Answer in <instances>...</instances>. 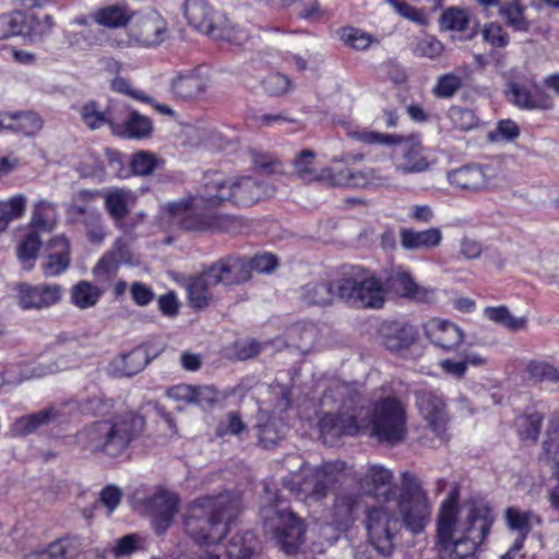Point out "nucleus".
Masks as SVG:
<instances>
[{
	"instance_id": "50",
	"label": "nucleus",
	"mask_w": 559,
	"mask_h": 559,
	"mask_svg": "<svg viewBox=\"0 0 559 559\" xmlns=\"http://www.w3.org/2000/svg\"><path fill=\"white\" fill-rule=\"evenodd\" d=\"M86 230V237L90 242L99 245L106 237V230L103 224L100 213L92 211L82 219Z\"/></svg>"
},
{
	"instance_id": "29",
	"label": "nucleus",
	"mask_w": 559,
	"mask_h": 559,
	"mask_svg": "<svg viewBox=\"0 0 559 559\" xmlns=\"http://www.w3.org/2000/svg\"><path fill=\"white\" fill-rule=\"evenodd\" d=\"M58 417L59 412L53 407L21 416L13 421L10 432L14 437H25L36 432L40 427L55 421Z\"/></svg>"
},
{
	"instance_id": "53",
	"label": "nucleus",
	"mask_w": 559,
	"mask_h": 559,
	"mask_svg": "<svg viewBox=\"0 0 559 559\" xmlns=\"http://www.w3.org/2000/svg\"><path fill=\"white\" fill-rule=\"evenodd\" d=\"M41 247V239L38 230L29 231L21 241L17 248V258L20 261H29L37 258L38 251Z\"/></svg>"
},
{
	"instance_id": "30",
	"label": "nucleus",
	"mask_w": 559,
	"mask_h": 559,
	"mask_svg": "<svg viewBox=\"0 0 559 559\" xmlns=\"http://www.w3.org/2000/svg\"><path fill=\"white\" fill-rule=\"evenodd\" d=\"M507 525L518 532L512 551H520L523 547V543L532 530L533 524L539 523V518L531 511H521L516 508L510 507L506 510Z\"/></svg>"
},
{
	"instance_id": "1",
	"label": "nucleus",
	"mask_w": 559,
	"mask_h": 559,
	"mask_svg": "<svg viewBox=\"0 0 559 559\" xmlns=\"http://www.w3.org/2000/svg\"><path fill=\"white\" fill-rule=\"evenodd\" d=\"M323 406L336 405L338 412L326 413L319 421L320 436L324 443H333L341 436H356L369 428L370 436L380 443L396 445L408 435L406 405L395 396L374 401L361 417L364 399L348 383L334 382L322 395Z\"/></svg>"
},
{
	"instance_id": "35",
	"label": "nucleus",
	"mask_w": 559,
	"mask_h": 559,
	"mask_svg": "<svg viewBox=\"0 0 559 559\" xmlns=\"http://www.w3.org/2000/svg\"><path fill=\"white\" fill-rule=\"evenodd\" d=\"M510 93L512 103L525 109L548 110L554 107L552 98L543 92L533 95L527 88L512 84Z\"/></svg>"
},
{
	"instance_id": "11",
	"label": "nucleus",
	"mask_w": 559,
	"mask_h": 559,
	"mask_svg": "<svg viewBox=\"0 0 559 559\" xmlns=\"http://www.w3.org/2000/svg\"><path fill=\"white\" fill-rule=\"evenodd\" d=\"M365 527L374 549L382 556H390L400 532V521L395 512L384 506L369 508L366 510Z\"/></svg>"
},
{
	"instance_id": "36",
	"label": "nucleus",
	"mask_w": 559,
	"mask_h": 559,
	"mask_svg": "<svg viewBox=\"0 0 559 559\" xmlns=\"http://www.w3.org/2000/svg\"><path fill=\"white\" fill-rule=\"evenodd\" d=\"M153 356L145 346H139L131 352L121 355L116 361L117 371L122 377H132L142 371L152 360Z\"/></svg>"
},
{
	"instance_id": "26",
	"label": "nucleus",
	"mask_w": 559,
	"mask_h": 559,
	"mask_svg": "<svg viewBox=\"0 0 559 559\" xmlns=\"http://www.w3.org/2000/svg\"><path fill=\"white\" fill-rule=\"evenodd\" d=\"M134 202V193L126 188H111L104 194L105 209L118 227L123 225Z\"/></svg>"
},
{
	"instance_id": "54",
	"label": "nucleus",
	"mask_w": 559,
	"mask_h": 559,
	"mask_svg": "<svg viewBox=\"0 0 559 559\" xmlns=\"http://www.w3.org/2000/svg\"><path fill=\"white\" fill-rule=\"evenodd\" d=\"M481 36L486 43L495 48H504L510 40L503 26L496 22L485 24Z\"/></svg>"
},
{
	"instance_id": "34",
	"label": "nucleus",
	"mask_w": 559,
	"mask_h": 559,
	"mask_svg": "<svg viewBox=\"0 0 559 559\" xmlns=\"http://www.w3.org/2000/svg\"><path fill=\"white\" fill-rule=\"evenodd\" d=\"M441 239V230L436 227L421 231H416L408 228L401 230V246L407 250L435 248L440 245Z\"/></svg>"
},
{
	"instance_id": "62",
	"label": "nucleus",
	"mask_w": 559,
	"mask_h": 559,
	"mask_svg": "<svg viewBox=\"0 0 559 559\" xmlns=\"http://www.w3.org/2000/svg\"><path fill=\"white\" fill-rule=\"evenodd\" d=\"M414 341L413 335L406 329L397 328L392 334L384 335V345L393 352L409 346Z\"/></svg>"
},
{
	"instance_id": "46",
	"label": "nucleus",
	"mask_w": 559,
	"mask_h": 559,
	"mask_svg": "<svg viewBox=\"0 0 559 559\" xmlns=\"http://www.w3.org/2000/svg\"><path fill=\"white\" fill-rule=\"evenodd\" d=\"M348 136L365 144H382L392 146L402 144L403 142V138L401 135L367 130L349 131Z\"/></svg>"
},
{
	"instance_id": "19",
	"label": "nucleus",
	"mask_w": 559,
	"mask_h": 559,
	"mask_svg": "<svg viewBox=\"0 0 559 559\" xmlns=\"http://www.w3.org/2000/svg\"><path fill=\"white\" fill-rule=\"evenodd\" d=\"M185 15L194 28L214 38H224L217 23L216 13L205 0H186L183 5Z\"/></svg>"
},
{
	"instance_id": "27",
	"label": "nucleus",
	"mask_w": 559,
	"mask_h": 559,
	"mask_svg": "<svg viewBox=\"0 0 559 559\" xmlns=\"http://www.w3.org/2000/svg\"><path fill=\"white\" fill-rule=\"evenodd\" d=\"M393 474L382 465H370L359 478L360 488L373 497L383 496L389 499Z\"/></svg>"
},
{
	"instance_id": "58",
	"label": "nucleus",
	"mask_w": 559,
	"mask_h": 559,
	"mask_svg": "<svg viewBox=\"0 0 559 559\" xmlns=\"http://www.w3.org/2000/svg\"><path fill=\"white\" fill-rule=\"evenodd\" d=\"M264 90L274 96H281L288 93L293 85L292 81L282 73H272L263 81Z\"/></svg>"
},
{
	"instance_id": "45",
	"label": "nucleus",
	"mask_w": 559,
	"mask_h": 559,
	"mask_svg": "<svg viewBox=\"0 0 559 559\" xmlns=\"http://www.w3.org/2000/svg\"><path fill=\"white\" fill-rule=\"evenodd\" d=\"M81 117L85 124L91 129H97L105 123H108L114 132H117V128H119V124L116 123L114 119L107 117L98 109L95 102H90L82 107Z\"/></svg>"
},
{
	"instance_id": "49",
	"label": "nucleus",
	"mask_w": 559,
	"mask_h": 559,
	"mask_svg": "<svg viewBox=\"0 0 559 559\" xmlns=\"http://www.w3.org/2000/svg\"><path fill=\"white\" fill-rule=\"evenodd\" d=\"M13 120V124L8 126V128L22 132L25 135H34L43 127V120L35 112L16 114Z\"/></svg>"
},
{
	"instance_id": "15",
	"label": "nucleus",
	"mask_w": 559,
	"mask_h": 559,
	"mask_svg": "<svg viewBox=\"0 0 559 559\" xmlns=\"http://www.w3.org/2000/svg\"><path fill=\"white\" fill-rule=\"evenodd\" d=\"M178 496L167 489H158L147 499L156 534L163 535L171 525L174 516L178 512Z\"/></svg>"
},
{
	"instance_id": "28",
	"label": "nucleus",
	"mask_w": 559,
	"mask_h": 559,
	"mask_svg": "<svg viewBox=\"0 0 559 559\" xmlns=\"http://www.w3.org/2000/svg\"><path fill=\"white\" fill-rule=\"evenodd\" d=\"M430 164L424 155V148L419 143H405L402 147L401 157L395 163V171L407 176L421 174L429 169Z\"/></svg>"
},
{
	"instance_id": "59",
	"label": "nucleus",
	"mask_w": 559,
	"mask_h": 559,
	"mask_svg": "<svg viewBox=\"0 0 559 559\" xmlns=\"http://www.w3.org/2000/svg\"><path fill=\"white\" fill-rule=\"evenodd\" d=\"M246 429L245 423L237 413L230 412L222 419L215 430L216 436L225 437L227 435L238 436Z\"/></svg>"
},
{
	"instance_id": "21",
	"label": "nucleus",
	"mask_w": 559,
	"mask_h": 559,
	"mask_svg": "<svg viewBox=\"0 0 559 559\" xmlns=\"http://www.w3.org/2000/svg\"><path fill=\"white\" fill-rule=\"evenodd\" d=\"M364 507V497L358 489H344L334 499L332 518L337 527L352 524Z\"/></svg>"
},
{
	"instance_id": "55",
	"label": "nucleus",
	"mask_w": 559,
	"mask_h": 559,
	"mask_svg": "<svg viewBox=\"0 0 559 559\" xmlns=\"http://www.w3.org/2000/svg\"><path fill=\"white\" fill-rule=\"evenodd\" d=\"M462 86V79L453 73H448L438 79L433 87V94L439 98L452 97Z\"/></svg>"
},
{
	"instance_id": "17",
	"label": "nucleus",
	"mask_w": 559,
	"mask_h": 559,
	"mask_svg": "<svg viewBox=\"0 0 559 559\" xmlns=\"http://www.w3.org/2000/svg\"><path fill=\"white\" fill-rule=\"evenodd\" d=\"M218 284L240 285L251 278L250 264L247 258L227 255L209 266Z\"/></svg>"
},
{
	"instance_id": "64",
	"label": "nucleus",
	"mask_w": 559,
	"mask_h": 559,
	"mask_svg": "<svg viewBox=\"0 0 559 559\" xmlns=\"http://www.w3.org/2000/svg\"><path fill=\"white\" fill-rule=\"evenodd\" d=\"M121 498V489L115 485H108L100 491L98 501L102 506L107 508L108 514H111L120 504Z\"/></svg>"
},
{
	"instance_id": "57",
	"label": "nucleus",
	"mask_w": 559,
	"mask_h": 559,
	"mask_svg": "<svg viewBox=\"0 0 559 559\" xmlns=\"http://www.w3.org/2000/svg\"><path fill=\"white\" fill-rule=\"evenodd\" d=\"M527 372L536 381H559V370L544 361H532L527 365Z\"/></svg>"
},
{
	"instance_id": "7",
	"label": "nucleus",
	"mask_w": 559,
	"mask_h": 559,
	"mask_svg": "<svg viewBox=\"0 0 559 559\" xmlns=\"http://www.w3.org/2000/svg\"><path fill=\"white\" fill-rule=\"evenodd\" d=\"M384 284L360 267L337 280L338 299L357 308H381L384 304Z\"/></svg>"
},
{
	"instance_id": "47",
	"label": "nucleus",
	"mask_w": 559,
	"mask_h": 559,
	"mask_svg": "<svg viewBox=\"0 0 559 559\" xmlns=\"http://www.w3.org/2000/svg\"><path fill=\"white\" fill-rule=\"evenodd\" d=\"M469 22V15L464 9L449 8L440 16V26L448 31L462 32L466 29Z\"/></svg>"
},
{
	"instance_id": "31",
	"label": "nucleus",
	"mask_w": 559,
	"mask_h": 559,
	"mask_svg": "<svg viewBox=\"0 0 559 559\" xmlns=\"http://www.w3.org/2000/svg\"><path fill=\"white\" fill-rule=\"evenodd\" d=\"M207 80L195 71L180 73L171 81V92L180 99H192L205 92Z\"/></svg>"
},
{
	"instance_id": "63",
	"label": "nucleus",
	"mask_w": 559,
	"mask_h": 559,
	"mask_svg": "<svg viewBox=\"0 0 559 559\" xmlns=\"http://www.w3.org/2000/svg\"><path fill=\"white\" fill-rule=\"evenodd\" d=\"M443 51V45L435 37H425L420 39L415 47V53L420 57L437 58Z\"/></svg>"
},
{
	"instance_id": "20",
	"label": "nucleus",
	"mask_w": 559,
	"mask_h": 559,
	"mask_svg": "<svg viewBox=\"0 0 559 559\" xmlns=\"http://www.w3.org/2000/svg\"><path fill=\"white\" fill-rule=\"evenodd\" d=\"M49 252L41 263L45 277H56L64 273L71 263V243L64 235H58L50 239Z\"/></svg>"
},
{
	"instance_id": "24",
	"label": "nucleus",
	"mask_w": 559,
	"mask_h": 559,
	"mask_svg": "<svg viewBox=\"0 0 559 559\" xmlns=\"http://www.w3.org/2000/svg\"><path fill=\"white\" fill-rule=\"evenodd\" d=\"M335 298H338L337 281L314 280L299 289V300L308 307L331 306Z\"/></svg>"
},
{
	"instance_id": "52",
	"label": "nucleus",
	"mask_w": 559,
	"mask_h": 559,
	"mask_svg": "<svg viewBox=\"0 0 559 559\" xmlns=\"http://www.w3.org/2000/svg\"><path fill=\"white\" fill-rule=\"evenodd\" d=\"M27 205V198L24 194H16L5 201H0V215L7 219L14 221L24 216Z\"/></svg>"
},
{
	"instance_id": "8",
	"label": "nucleus",
	"mask_w": 559,
	"mask_h": 559,
	"mask_svg": "<svg viewBox=\"0 0 559 559\" xmlns=\"http://www.w3.org/2000/svg\"><path fill=\"white\" fill-rule=\"evenodd\" d=\"M266 533L272 534L276 544L286 554H294L305 540L304 522L288 509L264 507L261 510Z\"/></svg>"
},
{
	"instance_id": "9",
	"label": "nucleus",
	"mask_w": 559,
	"mask_h": 559,
	"mask_svg": "<svg viewBox=\"0 0 559 559\" xmlns=\"http://www.w3.org/2000/svg\"><path fill=\"white\" fill-rule=\"evenodd\" d=\"M203 198V186L194 197L183 198L177 202L168 204V213L171 222L181 229L188 231H207L218 228V217L207 216L203 213L204 209L216 207Z\"/></svg>"
},
{
	"instance_id": "41",
	"label": "nucleus",
	"mask_w": 559,
	"mask_h": 559,
	"mask_svg": "<svg viewBox=\"0 0 559 559\" xmlns=\"http://www.w3.org/2000/svg\"><path fill=\"white\" fill-rule=\"evenodd\" d=\"M152 131V120L146 116L132 111L124 121L123 127L119 126V128H117L116 133L128 138L145 139L151 135Z\"/></svg>"
},
{
	"instance_id": "4",
	"label": "nucleus",
	"mask_w": 559,
	"mask_h": 559,
	"mask_svg": "<svg viewBox=\"0 0 559 559\" xmlns=\"http://www.w3.org/2000/svg\"><path fill=\"white\" fill-rule=\"evenodd\" d=\"M144 418L135 413H126L110 420L95 421L80 430L75 440L85 452L95 456L115 459L120 456L131 441L144 428Z\"/></svg>"
},
{
	"instance_id": "37",
	"label": "nucleus",
	"mask_w": 559,
	"mask_h": 559,
	"mask_svg": "<svg viewBox=\"0 0 559 559\" xmlns=\"http://www.w3.org/2000/svg\"><path fill=\"white\" fill-rule=\"evenodd\" d=\"M57 205L47 200H39L33 206L31 226L36 230L51 231L58 224Z\"/></svg>"
},
{
	"instance_id": "3",
	"label": "nucleus",
	"mask_w": 559,
	"mask_h": 559,
	"mask_svg": "<svg viewBox=\"0 0 559 559\" xmlns=\"http://www.w3.org/2000/svg\"><path fill=\"white\" fill-rule=\"evenodd\" d=\"M242 510L238 492L203 496L191 502L186 511V534L200 546L218 545L229 533Z\"/></svg>"
},
{
	"instance_id": "6",
	"label": "nucleus",
	"mask_w": 559,
	"mask_h": 559,
	"mask_svg": "<svg viewBox=\"0 0 559 559\" xmlns=\"http://www.w3.org/2000/svg\"><path fill=\"white\" fill-rule=\"evenodd\" d=\"M397 510L402 524L413 535L425 531L431 521V503L418 477L409 472L401 475V491Z\"/></svg>"
},
{
	"instance_id": "60",
	"label": "nucleus",
	"mask_w": 559,
	"mask_h": 559,
	"mask_svg": "<svg viewBox=\"0 0 559 559\" xmlns=\"http://www.w3.org/2000/svg\"><path fill=\"white\" fill-rule=\"evenodd\" d=\"M192 404L201 407H211L217 404L222 399L221 393L211 385L194 386Z\"/></svg>"
},
{
	"instance_id": "61",
	"label": "nucleus",
	"mask_w": 559,
	"mask_h": 559,
	"mask_svg": "<svg viewBox=\"0 0 559 559\" xmlns=\"http://www.w3.org/2000/svg\"><path fill=\"white\" fill-rule=\"evenodd\" d=\"M543 419H544L543 415L537 412L530 414L527 416H524L522 418V424H521L522 437L524 439H531L533 441H536L539 436V432H540Z\"/></svg>"
},
{
	"instance_id": "51",
	"label": "nucleus",
	"mask_w": 559,
	"mask_h": 559,
	"mask_svg": "<svg viewBox=\"0 0 559 559\" xmlns=\"http://www.w3.org/2000/svg\"><path fill=\"white\" fill-rule=\"evenodd\" d=\"M120 266V258L115 251L106 252L93 267V274L99 280H110Z\"/></svg>"
},
{
	"instance_id": "43",
	"label": "nucleus",
	"mask_w": 559,
	"mask_h": 559,
	"mask_svg": "<svg viewBox=\"0 0 559 559\" xmlns=\"http://www.w3.org/2000/svg\"><path fill=\"white\" fill-rule=\"evenodd\" d=\"M485 314L491 321L503 325L511 331H521L526 329V317H514L510 310L504 307H488L485 309Z\"/></svg>"
},
{
	"instance_id": "39",
	"label": "nucleus",
	"mask_w": 559,
	"mask_h": 559,
	"mask_svg": "<svg viewBox=\"0 0 559 559\" xmlns=\"http://www.w3.org/2000/svg\"><path fill=\"white\" fill-rule=\"evenodd\" d=\"M316 153L311 150H302L294 159V170L295 175L305 182H314L321 181L324 182L322 178L323 168L317 170L314 168Z\"/></svg>"
},
{
	"instance_id": "14",
	"label": "nucleus",
	"mask_w": 559,
	"mask_h": 559,
	"mask_svg": "<svg viewBox=\"0 0 559 559\" xmlns=\"http://www.w3.org/2000/svg\"><path fill=\"white\" fill-rule=\"evenodd\" d=\"M384 287L385 290L416 302H430L435 297V289L419 285L408 272L402 269L391 272Z\"/></svg>"
},
{
	"instance_id": "48",
	"label": "nucleus",
	"mask_w": 559,
	"mask_h": 559,
	"mask_svg": "<svg viewBox=\"0 0 559 559\" xmlns=\"http://www.w3.org/2000/svg\"><path fill=\"white\" fill-rule=\"evenodd\" d=\"M94 20L99 25L110 28L126 26L129 21L126 12L121 8L115 5L98 10L94 15Z\"/></svg>"
},
{
	"instance_id": "10",
	"label": "nucleus",
	"mask_w": 559,
	"mask_h": 559,
	"mask_svg": "<svg viewBox=\"0 0 559 559\" xmlns=\"http://www.w3.org/2000/svg\"><path fill=\"white\" fill-rule=\"evenodd\" d=\"M345 469L343 461L323 463L312 469H304L302 475L293 480L292 490L305 500L321 501L326 498L331 487L337 483L338 475Z\"/></svg>"
},
{
	"instance_id": "12",
	"label": "nucleus",
	"mask_w": 559,
	"mask_h": 559,
	"mask_svg": "<svg viewBox=\"0 0 559 559\" xmlns=\"http://www.w3.org/2000/svg\"><path fill=\"white\" fill-rule=\"evenodd\" d=\"M416 406L426 427L440 440L447 443L450 439V413L445 397L439 390L423 389L415 393Z\"/></svg>"
},
{
	"instance_id": "2",
	"label": "nucleus",
	"mask_w": 559,
	"mask_h": 559,
	"mask_svg": "<svg viewBox=\"0 0 559 559\" xmlns=\"http://www.w3.org/2000/svg\"><path fill=\"white\" fill-rule=\"evenodd\" d=\"M493 516L479 499L459 501L452 490L441 502L436 516L435 549L439 559H476L487 538Z\"/></svg>"
},
{
	"instance_id": "42",
	"label": "nucleus",
	"mask_w": 559,
	"mask_h": 559,
	"mask_svg": "<svg viewBox=\"0 0 559 559\" xmlns=\"http://www.w3.org/2000/svg\"><path fill=\"white\" fill-rule=\"evenodd\" d=\"M499 14L514 31L526 32L530 28V22L524 16V7L518 1L503 2L499 8Z\"/></svg>"
},
{
	"instance_id": "5",
	"label": "nucleus",
	"mask_w": 559,
	"mask_h": 559,
	"mask_svg": "<svg viewBox=\"0 0 559 559\" xmlns=\"http://www.w3.org/2000/svg\"><path fill=\"white\" fill-rule=\"evenodd\" d=\"M275 189L253 176L227 177L219 173L204 176L203 198L211 205L230 203L237 206L252 205L263 198L273 195Z\"/></svg>"
},
{
	"instance_id": "13",
	"label": "nucleus",
	"mask_w": 559,
	"mask_h": 559,
	"mask_svg": "<svg viewBox=\"0 0 559 559\" xmlns=\"http://www.w3.org/2000/svg\"><path fill=\"white\" fill-rule=\"evenodd\" d=\"M19 306L24 310H41L59 304L63 289L59 284L32 285L25 282L15 285Z\"/></svg>"
},
{
	"instance_id": "33",
	"label": "nucleus",
	"mask_w": 559,
	"mask_h": 559,
	"mask_svg": "<svg viewBox=\"0 0 559 559\" xmlns=\"http://www.w3.org/2000/svg\"><path fill=\"white\" fill-rule=\"evenodd\" d=\"M373 170L343 169L334 170L331 167L323 168L324 182L333 187H364L372 178Z\"/></svg>"
},
{
	"instance_id": "25",
	"label": "nucleus",
	"mask_w": 559,
	"mask_h": 559,
	"mask_svg": "<svg viewBox=\"0 0 559 559\" xmlns=\"http://www.w3.org/2000/svg\"><path fill=\"white\" fill-rule=\"evenodd\" d=\"M487 168L478 164H469L448 173L451 186L468 191H479L488 186Z\"/></svg>"
},
{
	"instance_id": "16",
	"label": "nucleus",
	"mask_w": 559,
	"mask_h": 559,
	"mask_svg": "<svg viewBox=\"0 0 559 559\" xmlns=\"http://www.w3.org/2000/svg\"><path fill=\"white\" fill-rule=\"evenodd\" d=\"M169 36L167 22L156 11L140 16L132 28V37L147 47L158 46Z\"/></svg>"
},
{
	"instance_id": "23",
	"label": "nucleus",
	"mask_w": 559,
	"mask_h": 559,
	"mask_svg": "<svg viewBox=\"0 0 559 559\" xmlns=\"http://www.w3.org/2000/svg\"><path fill=\"white\" fill-rule=\"evenodd\" d=\"M425 334L429 341L443 350L450 352L463 342V331L453 322L431 319L425 325Z\"/></svg>"
},
{
	"instance_id": "18",
	"label": "nucleus",
	"mask_w": 559,
	"mask_h": 559,
	"mask_svg": "<svg viewBox=\"0 0 559 559\" xmlns=\"http://www.w3.org/2000/svg\"><path fill=\"white\" fill-rule=\"evenodd\" d=\"M80 347V343L76 338L67 334H59L49 347V353L57 356V360L43 366L38 376L67 370L78 365L81 360L78 353Z\"/></svg>"
},
{
	"instance_id": "40",
	"label": "nucleus",
	"mask_w": 559,
	"mask_h": 559,
	"mask_svg": "<svg viewBox=\"0 0 559 559\" xmlns=\"http://www.w3.org/2000/svg\"><path fill=\"white\" fill-rule=\"evenodd\" d=\"M252 539L253 536L250 532L245 535H236L223 547L224 551H221L222 547H218L214 554H221L222 559H251L253 555Z\"/></svg>"
},
{
	"instance_id": "32",
	"label": "nucleus",
	"mask_w": 559,
	"mask_h": 559,
	"mask_svg": "<svg viewBox=\"0 0 559 559\" xmlns=\"http://www.w3.org/2000/svg\"><path fill=\"white\" fill-rule=\"evenodd\" d=\"M81 550V544L76 538H59L41 550L32 551L23 559H73Z\"/></svg>"
},
{
	"instance_id": "56",
	"label": "nucleus",
	"mask_w": 559,
	"mask_h": 559,
	"mask_svg": "<svg viewBox=\"0 0 559 559\" xmlns=\"http://www.w3.org/2000/svg\"><path fill=\"white\" fill-rule=\"evenodd\" d=\"M341 38L345 45L357 50L367 49L372 43L368 33L354 27L344 28Z\"/></svg>"
},
{
	"instance_id": "22",
	"label": "nucleus",
	"mask_w": 559,
	"mask_h": 559,
	"mask_svg": "<svg viewBox=\"0 0 559 559\" xmlns=\"http://www.w3.org/2000/svg\"><path fill=\"white\" fill-rule=\"evenodd\" d=\"M209 267L190 277L186 284L188 301L193 309L207 308L214 301L213 288L218 285Z\"/></svg>"
},
{
	"instance_id": "38",
	"label": "nucleus",
	"mask_w": 559,
	"mask_h": 559,
	"mask_svg": "<svg viewBox=\"0 0 559 559\" xmlns=\"http://www.w3.org/2000/svg\"><path fill=\"white\" fill-rule=\"evenodd\" d=\"M103 292L87 281H80L70 290L71 302L81 310L93 308L97 305Z\"/></svg>"
},
{
	"instance_id": "44",
	"label": "nucleus",
	"mask_w": 559,
	"mask_h": 559,
	"mask_svg": "<svg viewBox=\"0 0 559 559\" xmlns=\"http://www.w3.org/2000/svg\"><path fill=\"white\" fill-rule=\"evenodd\" d=\"M157 156L148 151L135 152L129 162L130 173L134 176H150L158 167Z\"/></svg>"
}]
</instances>
